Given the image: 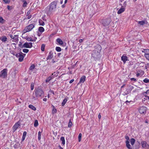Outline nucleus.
Here are the masks:
<instances>
[{
	"mask_svg": "<svg viewBox=\"0 0 149 149\" xmlns=\"http://www.w3.org/2000/svg\"><path fill=\"white\" fill-rule=\"evenodd\" d=\"M57 3L56 1L51 3L49 9H46V11L48 14H50L52 12L54 11L56 8Z\"/></svg>",
	"mask_w": 149,
	"mask_h": 149,
	"instance_id": "nucleus-1",
	"label": "nucleus"
},
{
	"mask_svg": "<svg viewBox=\"0 0 149 149\" xmlns=\"http://www.w3.org/2000/svg\"><path fill=\"white\" fill-rule=\"evenodd\" d=\"M120 5L121 6V7L120 8H117V10H118L117 11V13L118 14H120L124 12L125 10V7L126 5V2L125 1L123 5L121 3L120 4Z\"/></svg>",
	"mask_w": 149,
	"mask_h": 149,
	"instance_id": "nucleus-2",
	"label": "nucleus"
},
{
	"mask_svg": "<svg viewBox=\"0 0 149 149\" xmlns=\"http://www.w3.org/2000/svg\"><path fill=\"white\" fill-rule=\"evenodd\" d=\"M37 97H40L43 95L44 92L40 88H38L35 92Z\"/></svg>",
	"mask_w": 149,
	"mask_h": 149,
	"instance_id": "nucleus-3",
	"label": "nucleus"
},
{
	"mask_svg": "<svg viewBox=\"0 0 149 149\" xmlns=\"http://www.w3.org/2000/svg\"><path fill=\"white\" fill-rule=\"evenodd\" d=\"M7 69H4L2 70L0 73V77L4 78H6L7 77Z\"/></svg>",
	"mask_w": 149,
	"mask_h": 149,
	"instance_id": "nucleus-4",
	"label": "nucleus"
},
{
	"mask_svg": "<svg viewBox=\"0 0 149 149\" xmlns=\"http://www.w3.org/2000/svg\"><path fill=\"white\" fill-rule=\"evenodd\" d=\"M34 25L33 24H31L27 26L24 30L25 32H27L31 30L34 27Z\"/></svg>",
	"mask_w": 149,
	"mask_h": 149,
	"instance_id": "nucleus-5",
	"label": "nucleus"
},
{
	"mask_svg": "<svg viewBox=\"0 0 149 149\" xmlns=\"http://www.w3.org/2000/svg\"><path fill=\"white\" fill-rule=\"evenodd\" d=\"M111 22V19H104L102 21V24L104 26H108Z\"/></svg>",
	"mask_w": 149,
	"mask_h": 149,
	"instance_id": "nucleus-6",
	"label": "nucleus"
},
{
	"mask_svg": "<svg viewBox=\"0 0 149 149\" xmlns=\"http://www.w3.org/2000/svg\"><path fill=\"white\" fill-rule=\"evenodd\" d=\"M32 47V42H25L23 45L22 48L25 47L26 48H31Z\"/></svg>",
	"mask_w": 149,
	"mask_h": 149,
	"instance_id": "nucleus-7",
	"label": "nucleus"
},
{
	"mask_svg": "<svg viewBox=\"0 0 149 149\" xmlns=\"http://www.w3.org/2000/svg\"><path fill=\"white\" fill-rule=\"evenodd\" d=\"M147 109L146 107H142L140 108L139 111L140 113L141 114L145 113H146Z\"/></svg>",
	"mask_w": 149,
	"mask_h": 149,
	"instance_id": "nucleus-8",
	"label": "nucleus"
},
{
	"mask_svg": "<svg viewBox=\"0 0 149 149\" xmlns=\"http://www.w3.org/2000/svg\"><path fill=\"white\" fill-rule=\"evenodd\" d=\"M141 144L142 146V147L143 148H147L149 146V145L147 142L145 141H142L141 142Z\"/></svg>",
	"mask_w": 149,
	"mask_h": 149,
	"instance_id": "nucleus-9",
	"label": "nucleus"
},
{
	"mask_svg": "<svg viewBox=\"0 0 149 149\" xmlns=\"http://www.w3.org/2000/svg\"><path fill=\"white\" fill-rule=\"evenodd\" d=\"M20 123L19 122H18L14 125L13 127V130L14 131H15L20 126Z\"/></svg>",
	"mask_w": 149,
	"mask_h": 149,
	"instance_id": "nucleus-10",
	"label": "nucleus"
},
{
	"mask_svg": "<svg viewBox=\"0 0 149 149\" xmlns=\"http://www.w3.org/2000/svg\"><path fill=\"white\" fill-rule=\"evenodd\" d=\"M0 40H1L3 42H5L7 40V38L6 36H3L0 37Z\"/></svg>",
	"mask_w": 149,
	"mask_h": 149,
	"instance_id": "nucleus-11",
	"label": "nucleus"
},
{
	"mask_svg": "<svg viewBox=\"0 0 149 149\" xmlns=\"http://www.w3.org/2000/svg\"><path fill=\"white\" fill-rule=\"evenodd\" d=\"M121 59L124 63L127 60V57L126 56H123L121 57Z\"/></svg>",
	"mask_w": 149,
	"mask_h": 149,
	"instance_id": "nucleus-12",
	"label": "nucleus"
},
{
	"mask_svg": "<svg viewBox=\"0 0 149 149\" xmlns=\"http://www.w3.org/2000/svg\"><path fill=\"white\" fill-rule=\"evenodd\" d=\"M14 40L12 41L18 42V36L17 35H15L14 36L13 39Z\"/></svg>",
	"mask_w": 149,
	"mask_h": 149,
	"instance_id": "nucleus-13",
	"label": "nucleus"
},
{
	"mask_svg": "<svg viewBox=\"0 0 149 149\" xmlns=\"http://www.w3.org/2000/svg\"><path fill=\"white\" fill-rule=\"evenodd\" d=\"M125 143L127 147L129 149H132L131 146L129 144V142L128 141H126Z\"/></svg>",
	"mask_w": 149,
	"mask_h": 149,
	"instance_id": "nucleus-14",
	"label": "nucleus"
},
{
	"mask_svg": "<svg viewBox=\"0 0 149 149\" xmlns=\"http://www.w3.org/2000/svg\"><path fill=\"white\" fill-rule=\"evenodd\" d=\"M86 77L85 76H82L80 79L79 83H83L85 80Z\"/></svg>",
	"mask_w": 149,
	"mask_h": 149,
	"instance_id": "nucleus-15",
	"label": "nucleus"
},
{
	"mask_svg": "<svg viewBox=\"0 0 149 149\" xmlns=\"http://www.w3.org/2000/svg\"><path fill=\"white\" fill-rule=\"evenodd\" d=\"M23 54L21 52V54L19 58V62H22L23 61L24 56L23 55Z\"/></svg>",
	"mask_w": 149,
	"mask_h": 149,
	"instance_id": "nucleus-16",
	"label": "nucleus"
},
{
	"mask_svg": "<svg viewBox=\"0 0 149 149\" xmlns=\"http://www.w3.org/2000/svg\"><path fill=\"white\" fill-rule=\"evenodd\" d=\"M21 0L23 3V4L22 5L23 7H26V6L27 5V3L26 2V1H25V0Z\"/></svg>",
	"mask_w": 149,
	"mask_h": 149,
	"instance_id": "nucleus-17",
	"label": "nucleus"
},
{
	"mask_svg": "<svg viewBox=\"0 0 149 149\" xmlns=\"http://www.w3.org/2000/svg\"><path fill=\"white\" fill-rule=\"evenodd\" d=\"M57 42L60 45L63 44V42L61 40L60 38H58L57 39Z\"/></svg>",
	"mask_w": 149,
	"mask_h": 149,
	"instance_id": "nucleus-18",
	"label": "nucleus"
},
{
	"mask_svg": "<svg viewBox=\"0 0 149 149\" xmlns=\"http://www.w3.org/2000/svg\"><path fill=\"white\" fill-rule=\"evenodd\" d=\"M53 57L52 54L51 53V52L49 53V55L48 57L47 58V59L48 60L49 59H51Z\"/></svg>",
	"mask_w": 149,
	"mask_h": 149,
	"instance_id": "nucleus-19",
	"label": "nucleus"
},
{
	"mask_svg": "<svg viewBox=\"0 0 149 149\" xmlns=\"http://www.w3.org/2000/svg\"><path fill=\"white\" fill-rule=\"evenodd\" d=\"M26 134L27 133L26 132H24L23 134L22 141H23L24 140L25 138V137L26 136Z\"/></svg>",
	"mask_w": 149,
	"mask_h": 149,
	"instance_id": "nucleus-20",
	"label": "nucleus"
},
{
	"mask_svg": "<svg viewBox=\"0 0 149 149\" xmlns=\"http://www.w3.org/2000/svg\"><path fill=\"white\" fill-rule=\"evenodd\" d=\"M29 107L30 108L32 109V110L35 111L36 110V108L34 106H33V105L30 104L29 105Z\"/></svg>",
	"mask_w": 149,
	"mask_h": 149,
	"instance_id": "nucleus-21",
	"label": "nucleus"
},
{
	"mask_svg": "<svg viewBox=\"0 0 149 149\" xmlns=\"http://www.w3.org/2000/svg\"><path fill=\"white\" fill-rule=\"evenodd\" d=\"M135 140L133 138H132L130 139V143L132 146H133L135 142Z\"/></svg>",
	"mask_w": 149,
	"mask_h": 149,
	"instance_id": "nucleus-22",
	"label": "nucleus"
},
{
	"mask_svg": "<svg viewBox=\"0 0 149 149\" xmlns=\"http://www.w3.org/2000/svg\"><path fill=\"white\" fill-rule=\"evenodd\" d=\"M67 99H67V97H65V98L63 100V101L62 103V106H64V105L66 103V102L67 101Z\"/></svg>",
	"mask_w": 149,
	"mask_h": 149,
	"instance_id": "nucleus-23",
	"label": "nucleus"
},
{
	"mask_svg": "<svg viewBox=\"0 0 149 149\" xmlns=\"http://www.w3.org/2000/svg\"><path fill=\"white\" fill-rule=\"evenodd\" d=\"M62 141V144L63 145L65 144V139L64 137H61L60 139Z\"/></svg>",
	"mask_w": 149,
	"mask_h": 149,
	"instance_id": "nucleus-24",
	"label": "nucleus"
},
{
	"mask_svg": "<svg viewBox=\"0 0 149 149\" xmlns=\"http://www.w3.org/2000/svg\"><path fill=\"white\" fill-rule=\"evenodd\" d=\"M38 30L40 32H42L44 31V29L42 27H40L39 28Z\"/></svg>",
	"mask_w": 149,
	"mask_h": 149,
	"instance_id": "nucleus-25",
	"label": "nucleus"
},
{
	"mask_svg": "<svg viewBox=\"0 0 149 149\" xmlns=\"http://www.w3.org/2000/svg\"><path fill=\"white\" fill-rule=\"evenodd\" d=\"M142 52L146 54H149V49H144V51H142Z\"/></svg>",
	"mask_w": 149,
	"mask_h": 149,
	"instance_id": "nucleus-26",
	"label": "nucleus"
},
{
	"mask_svg": "<svg viewBox=\"0 0 149 149\" xmlns=\"http://www.w3.org/2000/svg\"><path fill=\"white\" fill-rule=\"evenodd\" d=\"M38 125V121L37 120H36L34 122V126L35 127H36Z\"/></svg>",
	"mask_w": 149,
	"mask_h": 149,
	"instance_id": "nucleus-27",
	"label": "nucleus"
},
{
	"mask_svg": "<svg viewBox=\"0 0 149 149\" xmlns=\"http://www.w3.org/2000/svg\"><path fill=\"white\" fill-rule=\"evenodd\" d=\"M39 23L40 25L43 26L44 24V22L41 20L39 21Z\"/></svg>",
	"mask_w": 149,
	"mask_h": 149,
	"instance_id": "nucleus-28",
	"label": "nucleus"
},
{
	"mask_svg": "<svg viewBox=\"0 0 149 149\" xmlns=\"http://www.w3.org/2000/svg\"><path fill=\"white\" fill-rule=\"evenodd\" d=\"M41 134V132L39 131L38 133V139L39 140H40Z\"/></svg>",
	"mask_w": 149,
	"mask_h": 149,
	"instance_id": "nucleus-29",
	"label": "nucleus"
},
{
	"mask_svg": "<svg viewBox=\"0 0 149 149\" xmlns=\"http://www.w3.org/2000/svg\"><path fill=\"white\" fill-rule=\"evenodd\" d=\"M144 56L149 61V54H145Z\"/></svg>",
	"mask_w": 149,
	"mask_h": 149,
	"instance_id": "nucleus-30",
	"label": "nucleus"
},
{
	"mask_svg": "<svg viewBox=\"0 0 149 149\" xmlns=\"http://www.w3.org/2000/svg\"><path fill=\"white\" fill-rule=\"evenodd\" d=\"M52 78V77H51V76H49L46 80V82H48Z\"/></svg>",
	"mask_w": 149,
	"mask_h": 149,
	"instance_id": "nucleus-31",
	"label": "nucleus"
},
{
	"mask_svg": "<svg viewBox=\"0 0 149 149\" xmlns=\"http://www.w3.org/2000/svg\"><path fill=\"white\" fill-rule=\"evenodd\" d=\"M57 112V110L56 109L54 108V107L52 109V114H54L55 113H56Z\"/></svg>",
	"mask_w": 149,
	"mask_h": 149,
	"instance_id": "nucleus-32",
	"label": "nucleus"
},
{
	"mask_svg": "<svg viewBox=\"0 0 149 149\" xmlns=\"http://www.w3.org/2000/svg\"><path fill=\"white\" fill-rule=\"evenodd\" d=\"M45 45L44 44H42L41 46V50L42 51H44L45 50Z\"/></svg>",
	"mask_w": 149,
	"mask_h": 149,
	"instance_id": "nucleus-33",
	"label": "nucleus"
},
{
	"mask_svg": "<svg viewBox=\"0 0 149 149\" xmlns=\"http://www.w3.org/2000/svg\"><path fill=\"white\" fill-rule=\"evenodd\" d=\"M5 21V20L2 17H0V22L3 23Z\"/></svg>",
	"mask_w": 149,
	"mask_h": 149,
	"instance_id": "nucleus-34",
	"label": "nucleus"
},
{
	"mask_svg": "<svg viewBox=\"0 0 149 149\" xmlns=\"http://www.w3.org/2000/svg\"><path fill=\"white\" fill-rule=\"evenodd\" d=\"M34 85V84L33 82H32L31 84V89L32 90H33V89Z\"/></svg>",
	"mask_w": 149,
	"mask_h": 149,
	"instance_id": "nucleus-35",
	"label": "nucleus"
},
{
	"mask_svg": "<svg viewBox=\"0 0 149 149\" xmlns=\"http://www.w3.org/2000/svg\"><path fill=\"white\" fill-rule=\"evenodd\" d=\"M72 125V122L71 121V120H69V121L68 123V127H70Z\"/></svg>",
	"mask_w": 149,
	"mask_h": 149,
	"instance_id": "nucleus-36",
	"label": "nucleus"
},
{
	"mask_svg": "<svg viewBox=\"0 0 149 149\" xmlns=\"http://www.w3.org/2000/svg\"><path fill=\"white\" fill-rule=\"evenodd\" d=\"M82 134L81 133H80L79 135L78 136V140L79 142H80L81 140V138Z\"/></svg>",
	"mask_w": 149,
	"mask_h": 149,
	"instance_id": "nucleus-37",
	"label": "nucleus"
},
{
	"mask_svg": "<svg viewBox=\"0 0 149 149\" xmlns=\"http://www.w3.org/2000/svg\"><path fill=\"white\" fill-rule=\"evenodd\" d=\"M35 67V66L34 65H32L30 67L29 69L30 70H32Z\"/></svg>",
	"mask_w": 149,
	"mask_h": 149,
	"instance_id": "nucleus-38",
	"label": "nucleus"
},
{
	"mask_svg": "<svg viewBox=\"0 0 149 149\" xmlns=\"http://www.w3.org/2000/svg\"><path fill=\"white\" fill-rule=\"evenodd\" d=\"M56 49L58 52H60L61 50V48L59 47H56Z\"/></svg>",
	"mask_w": 149,
	"mask_h": 149,
	"instance_id": "nucleus-39",
	"label": "nucleus"
},
{
	"mask_svg": "<svg viewBox=\"0 0 149 149\" xmlns=\"http://www.w3.org/2000/svg\"><path fill=\"white\" fill-rule=\"evenodd\" d=\"M138 23L141 25H143L145 24V22L144 21H139Z\"/></svg>",
	"mask_w": 149,
	"mask_h": 149,
	"instance_id": "nucleus-40",
	"label": "nucleus"
},
{
	"mask_svg": "<svg viewBox=\"0 0 149 149\" xmlns=\"http://www.w3.org/2000/svg\"><path fill=\"white\" fill-rule=\"evenodd\" d=\"M29 50L27 49H24L23 50V52L25 53H27L28 52Z\"/></svg>",
	"mask_w": 149,
	"mask_h": 149,
	"instance_id": "nucleus-41",
	"label": "nucleus"
},
{
	"mask_svg": "<svg viewBox=\"0 0 149 149\" xmlns=\"http://www.w3.org/2000/svg\"><path fill=\"white\" fill-rule=\"evenodd\" d=\"M143 81L145 83H148L149 82V80L145 79L143 80Z\"/></svg>",
	"mask_w": 149,
	"mask_h": 149,
	"instance_id": "nucleus-42",
	"label": "nucleus"
},
{
	"mask_svg": "<svg viewBox=\"0 0 149 149\" xmlns=\"http://www.w3.org/2000/svg\"><path fill=\"white\" fill-rule=\"evenodd\" d=\"M21 53H18L17 54H16V55H15V56H16L17 57H19V56H20V55H21Z\"/></svg>",
	"mask_w": 149,
	"mask_h": 149,
	"instance_id": "nucleus-43",
	"label": "nucleus"
},
{
	"mask_svg": "<svg viewBox=\"0 0 149 149\" xmlns=\"http://www.w3.org/2000/svg\"><path fill=\"white\" fill-rule=\"evenodd\" d=\"M145 98H144V99H146V100H149V97L147 96H145Z\"/></svg>",
	"mask_w": 149,
	"mask_h": 149,
	"instance_id": "nucleus-44",
	"label": "nucleus"
},
{
	"mask_svg": "<svg viewBox=\"0 0 149 149\" xmlns=\"http://www.w3.org/2000/svg\"><path fill=\"white\" fill-rule=\"evenodd\" d=\"M59 73V72H57L56 73V72H54V76L55 77H57L58 74Z\"/></svg>",
	"mask_w": 149,
	"mask_h": 149,
	"instance_id": "nucleus-45",
	"label": "nucleus"
},
{
	"mask_svg": "<svg viewBox=\"0 0 149 149\" xmlns=\"http://www.w3.org/2000/svg\"><path fill=\"white\" fill-rule=\"evenodd\" d=\"M26 39L28 41H33V40H32V39L31 38H27V39Z\"/></svg>",
	"mask_w": 149,
	"mask_h": 149,
	"instance_id": "nucleus-46",
	"label": "nucleus"
},
{
	"mask_svg": "<svg viewBox=\"0 0 149 149\" xmlns=\"http://www.w3.org/2000/svg\"><path fill=\"white\" fill-rule=\"evenodd\" d=\"M129 88H130V89L131 90H132L133 88V86L131 85L129 86Z\"/></svg>",
	"mask_w": 149,
	"mask_h": 149,
	"instance_id": "nucleus-47",
	"label": "nucleus"
},
{
	"mask_svg": "<svg viewBox=\"0 0 149 149\" xmlns=\"http://www.w3.org/2000/svg\"><path fill=\"white\" fill-rule=\"evenodd\" d=\"M130 79H131V81H136V79L134 78H131Z\"/></svg>",
	"mask_w": 149,
	"mask_h": 149,
	"instance_id": "nucleus-48",
	"label": "nucleus"
},
{
	"mask_svg": "<svg viewBox=\"0 0 149 149\" xmlns=\"http://www.w3.org/2000/svg\"><path fill=\"white\" fill-rule=\"evenodd\" d=\"M22 43L21 42H19V46L21 47L22 48Z\"/></svg>",
	"mask_w": 149,
	"mask_h": 149,
	"instance_id": "nucleus-49",
	"label": "nucleus"
},
{
	"mask_svg": "<svg viewBox=\"0 0 149 149\" xmlns=\"http://www.w3.org/2000/svg\"><path fill=\"white\" fill-rule=\"evenodd\" d=\"M15 43H13L11 44L12 46H13V45L14 46V49H16V47L15 46Z\"/></svg>",
	"mask_w": 149,
	"mask_h": 149,
	"instance_id": "nucleus-50",
	"label": "nucleus"
},
{
	"mask_svg": "<svg viewBox=\"0 0 149 149\" xmlns=\"http://www.w3.org/2000/svg\"><path fill=\"white\" fill-rule=\"evenodd\" d=\"M125 139L127 140V141H128V140L129 139V138L128 136H126L125 137Z\"/></svg>",
	"mask_w": 149,
	"mask_h": 149,
	"instance_id": "nucleus-51",
	"label": "nucleus"
},
{
	"mask_svg": "<svg viewBox=\"0 0 149 149\" xmlns=\"http://www.w3.org/2000/svg\"><path fill=\"white\" fill-rule=\"evenodd\" d=\"M74 81V79H72L70 81V84H71L72 83L73 81Z\"/></svg>",
	"mask_w": 149,
	"mask_h": 149,
	"instance_id": "nucleus-52",
	"label": "nucleus"
},
{
	"mask_svg": "<svg viewBox=\"0 0 149 149\" xmlns=\"http://www.w3.org/2000/svg\"><path fill=\"white\" fill-rule=\"evenodd\" d=\"M97 47L99 49H101V46L100 45H98Z\"/></svg>",
	"mask_w": 149,
	"mask_h": 149,
	"instance_id": "nucleus-53",
	"label": "nucleus"
},
{
	"mask_svg": "<svg viewBox=\"0 0 149 149\" xmlns=\"http://www.w3.org/2000/svg\"><path fill=\"white\" fill-rule=\"evenodd\" d=\"M83 39H81L79 40V42L80 43H81L83 42Z\"/></svg>",
	"mask_w": 149,
	"mask_h": 149,
	"instance_id": "nucleus-54",
	"label": "nucleus"
},
{
	"mask_svg": "<svg viewBox=\"0 0 149 149\" xmlns=\"http://www.w3.org/2000/svg\"><path fill=\"white\" fill-rule=\"evenodd\" d=\"M43 100L44 101L46 102L47 100V99L46 98H44Z\"/></svg>",
	"mask_w": 149,
	"mask_h": 149,
	"instance_id": "nucleus-55",
	"label": "nucleus"
},
{
	"mask_svg": "<svg viewBox=\"0 0 149 149\" xmlns=\"http://www.w3.org/2000/svg\"><path fill=\"white\" fill-rule=\"evenodd\" d=\"M31 15H29L28 16V19H30L31 18Z\"/></svg>",
	"mask_w": 149,
	"mask_h": 149,
	"instance_id": "nucleus-56",
	"label": "nucleus"
},
{
	"mask_svg": "<svg viewBox=\"0 0 149 149\" xmlns=\"http://www.w3.org/2000/svg\"><path fill=\"white\" fill-rule=\"evenodd\" d=\"M101 116L100 114H99L98 116V118L100 119L101 118Z\"/></svg>",
	"mask_w": 149,
	"mask_h": 149,
	"instance_id": "nucleus-57",
	"label": "nucleus"
},
{
	"mask_svg": "<svg viewBox=\"0 0 149 149\" xmlns=\"http://www.w3.org/2000/svg\"><path fill=\"white\" fill-rule=\"evenodd\" d=\"M146 93L149 94V89L146 92Z\"/></svg>",
	"mask_w": 149,
	"mask_h": 149,
	"instance_id": "nucleus-58",
	"label": "nucleus"
},
{
	"mask_svg": "<svg viewBox=\"0 0 149 149\" xmlns=\"http://www.w3.org/2000/svg\"><path fill=\"white\" fill-rule=\"evenodd\" d=\"M30 12L29 11H28L27 13V15H29V14H30Z\"/></svg>",
	"mask_w": 149,
	"mask_h": 149,
	"instance_id": "nucleus-59",
	"label": "nucleus"
},
{
	"mask_svg": "<svg viewBox=\"0 0 149 149\" xmlns=\"http://www.w3.org/2000/svg\"><path fill=\"white\" fill-rule=\"evenodd\" d=\"M13 35H10V37L12 38V39H13Z\"/></svg>",
	"mask_w": 149,
	"mask_h": 149,
	"instance_id": "nucleus-60",
	"label": "nucleus"
},
{
	"mask_svg": "<svg viewBox=\"0 0 149 149\" xmlns=\"http://www.w3.org/2000/svg\"><path fill=\"white\" fill-rule=\"evenodd\" d=\"M65 5H63L62 6V8H64L65 7Z\"/></svg>",
	"mask_w": 149,
	"mask_h": 149,
	"instance_id": "nucleus-61",
	"label": "nucleus"
},
{
	"mask_svg": "<svg viewBox=\"0 0 149 149\" xmlns=\"http://www.w3.org/2000/svg\"><path fill=\"white\" fill-rule=\"evenodd\" d=\"M3 0L6 3H7L8 2L7 0Z\"/></svg>",
	"mask_w": 149,
	"mask_h": 149,
	"instance_id": "nucleus-62",
	"label": "nucleus"
},
{
	"mask_svg": "<svg viewBox=\"0 0 149 149\" xmlns=\"http://www.w3.org/2000/svg\"><path fill=\"white\" fill-rule=\"evenodd\" d=\"M131 101H128V100H127L126 101V102H125L127 103V102H131Z\"/></svg>",
	"mask_w": 149,
	"mask_h": 149,
	"instance_id": "nucleus-63",
	"label": "nucleus"
},
{
	"mask_svg": "<svg viewBox=\"0 0 149 149\" xmlns=\"http://www.w3.org/2000/svg\"><path fill=\"white\" fill-rule=\"evenodd\" d=\"M10 8V6H8L7 8L8 9H9Z\"/></svg>",
	"mask_w": 149,
	"mask_h": 149,
	"instance_id": "nucleus-64",
	"label": "nucleus"
}]
</instances>
